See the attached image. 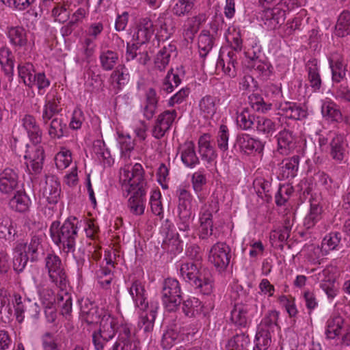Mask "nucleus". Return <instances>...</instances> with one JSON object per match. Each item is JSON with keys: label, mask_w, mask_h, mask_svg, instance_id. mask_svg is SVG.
<instances>
[{"label": "nucleus", "mask_w": 350, "mask_h": 350, "mask_svg": "<svg viewBox=\"0 0 350 350\" xmlns=\"http://www.w3.org/2000/svg\"><path fill=\"white\" fill-rule=\"evenodd\" d=\"M144 169L141 164L135 163L130 170V166H125L120 172V181L122 183L124 189L133 195L128 200L130 212L136 216L144 213L146 202V182L144 178Z\"/></svg>", "instance_id": "1"}, {"label": "nucleus", "mask_w": 350, "mask_h": 350, "mask_svg": "<svg viewBox=\"0 0 350 350\" xmlns=\"http://www.w3.org/2000/svg\"><path fill=\"white\" fill-rule=\"evenodd\" d=\"M75 221H77L76 217H70L62 226L60 221H55L50 227V235L53 241L67 254L75 251L77 226Z\"/></svg>", "instance_id": "2"}, {"label": "nucleus", "mask_w": 350, "mask_h": 350, "mask_svg": "<svg viewBox=\"0 0 350 350\" xmlns=\"http://www.w3.org/2000/svg\"><path fill=\"white\" fill-rule=\"evenodd\" d=\"M180 273L186 282L195 286L203 295H208L213 293L214 279L208 269L199 270L193 262H187L181 265Z\"/></svg>", "instance_id": "3"}, {"label": "nucleus", "mask_w": 350, "mask_h": 350, "mask_svg": "<svg viewBox=\"0 0 350 350\" xmlns=\"http://www.w3.org/2000/svg\"><path fill=\"white\" fill-rule=\"evenodd\" d=\"M118 320L109 314H104L100 321V328L98 332L92 334V342L96 350L112 349L114 337L116 333H120V327ZM124 325H127L125 324Z\"/></svg>", "instance_id": "4"}, {"label": "nucleus", "mask_w": 350, "mask_h": 350, "mask_svg": "<svg viewBox=\"0 0 350 350\" xmlns=\"http://www.w3.org/2000/svg\"><path fill=\"white\" fill-rule=\"evenodd\" d=\"M161 295L162 302L166 310L176 311L182 301L179 282L174 278L165 279L163 282Z\"/></svg>", "instance_id": "5"}, {"label": "nucleus", "mask_w": 350, "mask_h": 350, "mask_svg": "<svg viewBox=\"0 0 350 350\" xmlns=\"http://www.w3.org/2000/svg\"><path fill=\"white\" fill-rule=\"evenodd\" d=\"M213 210H218L217 202L208 204H204L201 208L200 215L199 237L208 244L213 243L216 239V237L213 233Z\"/></svg>", "instance_id": "6"}, {"label": "nucleus", "mask_w": 350, "mask_h": 350, "mask_svg": "<svg viewBox=\"0 0 350 350\" xmlns=\"http://www.w3.org/2000/svg\"><path fill=\"white\" fill-rule=\"evenodd\" d=\"M230 258V247L224 242L215 243L209 250L208 261L219 273L226 271L229 265Z\"/></svg>", "instance_id": "7"}, {"label": "nucleus", "mask_w": 350, "mask_h": 350, "mask_svg": "<svg viewBox=\"0 0 350 350\" xmlns=\"http://www.w3.org/2000/svg\"><path fill=\"white\" fill-rule=\"evenodd\" d=\"M45 267L52 282L59 288H65L68 278L60 258L54 254H49L45 258Z\"/></svg>", "instance_id": "8"}, {"label": "nucleus", "mask_w": 350, "mask_h": 350, "mask_svg": "<svg viewBox=\"0 0 350 350\" xmlns=\"http://www.w3.org/2000/svg\"><path fill=\"white\" fill-rule=\"evenodd\" d=\"M111 350H141L139 341L131 333L129 325H122L120 327L118 338Z\"/></svg>", "instance_id": "9"}, {"label": "nucleus", "mask_w": 350, "mask_h": 350, "mask_svg": "<svg viewBox=\"0 0 350 350\" xmlns=\"http://www.w3.org/2000/svg\"><path fill=\"white\" fill-rule=\"evenodd\" d=\"M263 148L264 146L260 140L251 137L247 134L237 135L234 144L236 151L247 155L256 152L260 153Z\"/></svg>", "instance_id": "10"}, {"label": "nucleus", "mask_w": 350, "mask_h": 350, "mask_svg": "<svg viewBox=\"0 0 350 350\" xmlns=\"http://www.w3.org/2000/svg\"><path fill=\"white\" fill-rule=\"evenodd\" d=\"M176 116L177 113L174 109L166 110L159 114L152 131V136L156 139L162 138L170 129Z\"/></svg>", "instance_id": "11"}, {"label": "nucleus", "mask_w": 350, "mask_h": 350, "mask_svg": "<svg viewBox=\"0 0 350 350\" xmlns=\"http://www.w3.org/2000/svg\"><path fill=\"white\" fill-rule=\"evenodd\" d=\"M19 176L17 172L10 167L5 168L0 173V192L11 194L18 187Z\"/></svg>", "instance_id": "12"}, {"label": "nucleus", "mask_w": 350, "mask_h": 350, "mask_svg": "<svg viewBox=\"0 0 350 350\" xmlns=\"http://www.w3.org/2000/svg\"><path fill=\"white\" fill-rule=\"evenodd\" d=\"M286 12L280 6L267 8L263 11L262 20L269 29H275L285 20Z\"/></svg>", "instance_id": "13"}, {"label": "nucleus", "mask_w": 350, "mask_h": 350, "mask_svg": "<svg viewBox=\"0 0 350 350\" xmlns=\"http://www.w3.org/2000/svg\"><path fill=\"white\" fill-rule=\"evenodd\" d=\"M278 151L284 155L289 154L296 146V137L292 131L284 129L275 136Z\"/></svg>", "instance_id": "14"}, {"label": "nucleus", "mask_w": 350, "mask_h": 350, "mask_svg": "<svg viewBox=\"0 0 350 350\" xmlns=\"http://www.w3.org/2000/svg\"><path fill=\"white\" fill-rule=\"evenodd\" d=\"M249 307L247 304L243 303L239 295L238 300L234 303L231 311L230 320L236 326L239 327H245L248 321Z\"/></svg>", "instance_id": "15"}, {"label": "nucleus", "mask_w": 350, "mask_h": 350, "mask_svg": "<svg viewBox=\"0 0 350 350\" xmlns=\"http://www.w3.org/2000/svg\"><path fill=\"white\" fill-rule=\"evenodd\" d=\"M61 193L60 183L57 177L53 175L46 176L43 187V196L49 204H56Z\"/></svg>", "instance_id": "16"}, {"label": "nucleus", "mask_w": 350, "mask_h": 350, "mask_svg": "<svg viewBox=\"0 0 350 350\" xmlns=\"http://www.w3.org/2000/svg\"><path fill=\"white\" fill-rule=\"evenodd\" d=\"M278 109L279 113L289 119L301 120L307 116V111L295 103L285 102L281 103Z\"/></svg>", "instance_id": "17"}, {"label": "nucleus", "mask_w": 350, "mask_h": 350, "mask_svg": "<svg viewBox=\"0 0 350 350\" xmlns=\"http://www.w3.org/2000/svg\"><path fill=\"white\" fill-rule=\"evenodd\" d=\"M158 307L151 306L150 308L145 311L140 316L138 323L139 329L146 334L150 339L152 337V332L154 329V321L157 317Z\"/></svg>", "instance_id": "18"}, {"label": "nucleus", "mask_w": 350, "mask_h": 350, "mask_svg": "<svg viewBox=\"0 0 350 350\" xmlns=\"http://www.w3.org/2000/svg\"><path fill=\"white\" fill-rule=\"evenodd\" d=\"M129 291L136 307L142 310H146L148 307V303L145 293L146 291L142 282L139 280L133 281Z\"/></svg>", "instance_id": "19"}, {"label": "nucleus", "mask_w": 350, "mask_h": 350, "mask_svg": "<svg viewBox=\"0 0 350 350\" xmlns=\"http://www.w3.org/2000/svg\"><path fill=\"white\" fill-rule=\"evenodd\" d=\"M22 124L31 141L34 144H40L42 141V132L35 117L29 114L25 115L22 119Z\"/></svg>", "instance_id": "20"}, {"label": "nucleus", "mask_w": 350, "mask_h": 350, "mask_svg": "<svg viewBox=\"0 0 350 350\" xmlns=\"http://www.w3.org/2000/svg\"><path fill=\"white\" fill-rule=\"evenodd\" d=\"M299 156L294 155L282 160L280 164V178L292 179L296 176L299 164Z\"/></svg>", "instance_id": "21"}, {"label": "nucleus", "mask_w": 350, "mask_h": 350, "mask_svg": "<svg viewBox=\"0 0 350 350\" xmlns=\"http://www.w3.org/2000/svg\"><path fill=\"white\" fill-rule=\"evenodd\" d=\"M237 57L234 51H229L226 57L220 54L217 60L216 68L221 70L230 77H234L237 75Z\"/></svg>", "instance_id": "22"}, {"label": "nucleus", "mask_w": 350, "mask_h": 350, "mask_svg": "<svg viewBox=\"0 0 350 350\" xmlns=\"http://www.w3.org/2000/svg\"><path fill=\"white\" fill-rule=\"evenodd\" d=\"M306 70L308 73V80L310 87L314 91L319 90L321 88L322 80L319 73L318 61L316 59H312L306 64Z\"/></svg>", "instance_id": "23"}, {"label": "nucleus", "mask_w": 350, "mask_h": 350, "mask_svg": "<svg viewBox=\"0 0 350 350\" xmlns=\"http://www.w3.org/2000/svg\"><path fill=\"white\" fill-rule=\"evenodd\" d=\"M210 135L204 134L202 135L198 140V151L202 159L205 160L208 163L214 161L217 154L216 151L211 143Z\"/></svg>", "instance_id": "24"}, {"label": "nucleus", "mask_w": 350, "mask_h": 350, "mask_svg": "<svg viewBox=\"0 0 350 350\" xmlns=\"http://www.w3.org/2000/svg\"><path fill=\"white\" fill-rule=\"evenodd\" d=\"M26 249L27 243L25 242L18 243L14 248L13 268L18 273L23 271L28 262L29 255Z\"/></svg>", "instance_id": "25"}, {"label": "nucleus", "mask_w": 350, "mask_h": 350, "mask_svg": "<svg viewBox=\"0 0 350 350\" xmlns=\"http://www.w3.org/2000/svg\"><path fill=\"white\" fill-rule=\"evenodd\" d=\"M154 33V25L151 20L148 18L140 19L137 25V31L133 36L138 43L144 44L148 42Z\"/></svg>", "instance_id": "26"}, {"label": "nucleus", "mask_w": 350, "mask_h": 350, "mask_svg": "<svg viewBox=\"0 0 350 350\" xmlns=\"http://www.w3.org/2000/svg\"><path fill=\"white\" fill-rule=\"evenodd\" d=\"M206 20L205 13H199L192 17H189L186 21L184 35L187 40H192L195 34L198 31L200 25Z\"/></svg>", "instance_id": "27"}, {"label": "nucleus", "mask_w": 350, "mask_h": 350, "mask_svg": "<svg viewBox=\"0 0 350 350\" xmlns=\"http://www.w3.org/2000/svg\"><path fill=\"white\" fill-rule=\"evenodd\" d=\"M42 241L43 238L41 235H33L31 237L29 243H26V252L30 256L31 261H37L44 255Z\"/></svg>", "instance_id": "28"}, {"label": "nucleus", "mask_w": 350, "mask_h": 350, "mask_svg": "<svg viewBox=\"0 0 350 350\" xmlns=\"http://www.w3.org/2000/svg\"><path fill=\"white\" fill-rule=\"evenodd\" d=\"M219 99L211 95L203 96L199 101L200 113L206 118H212L217 111V104Z\"/></svg>", "instance_id": "29"}, {"label": "nucleus", "mask_w": 350, "mask_h": 350, "mask_svg": "<svg viewBox=\"0 0 350 350\" xmlns=\"http://www.w3.org/2000/svg\"><path fill=\"white\" fill-rule=\"evenodd\" d=\"M158 98L154 89L149 88L146 92V100L143 107V115L147 120H151L156 113Z\"/></svg>", "instance_id": "30"}, {"label": "nucleus", "mask_w": 350, "mask_h": 350, "mask_svg": "<svg viewBox=\"0 0 350 350\" xmlns=\"http://www.w3.org/2000/svg\"><path fill=\"white\" fill-rule=\"evenodd\" d=\"M31 201L25 191H18L9 202L10 207L17 212L25 213L29 210Z\"/></svg>", "instance_id": "31"}, {"label": "nucleus", "mask_w": 350, "mask_h": 350, "mask_svg": "<svg viewBox=\"0 0 350 350\" xmlns=\"http://www.w3.org/2000/svg\"><path fill=\"white\" fill-rule=\"evenodd\" d=\"M181 160L185 165L189 167H193L199 163L193 142L189 141L184 144L181 152Z\"/></svg>", "instance_id": "32"}, {"label": "nucleus", "mask_w": 350, "mask_h": 350, "mask_svg": "<svg viewBox=\"0 0 350 350\" xmlns=\"http://www.w3.org/2000/svg\"><path fill=\"white\" fill-rule=\"evenodd\" d=\"M174 46L168 45L163 46L157 53L154 60V68L159 71H163L170 62L171 53L173 51Z\"/></svg>", "instance_id": "33"}, {"label": "nucleus", "mask_w": 350, "mask_h": 350, "mask_svg": "<svg viewBox=\"0 0 350 350\" xmlns=\"http://www.w3.org/2000/svg\"><path fill=\"white\" fill-rule=\"evenodd\" d=\"M329 64L332 70V81L337 83L341 82L346 77L347 64L340 58L336 60L329 59Z\"/></svg>", "instance_id": "34"}, {"label": "nucleus", "mask_w": 350, "mask_h": 350, "mask_svg": "<svg viewBox=\"0 0 350 350\" xmlns=\"http://www.w3.org/2000/svg\"><path fill=\"white\" fill-rule=\"evenodd\" d=\"M345 320L339 314L332 316L328 321L326 329V336L328 338L334 339L340 334Z\"/></svg>", "instance_id": "35"}, {"label": "nucleus", "mask_w": 350, "mask_h": 350, "mask_svg": "<svg viewBox=\"0 0 350 350\" xmlns=\"http://www.w3.org/2000/svg\"><path fill=\"white\" fill-rule=\"evenodd\" d=\"M330 154L333 159L340 162L345 157V148L344 137L342 135H336L330 142Z\"/></svg>", "instance_id": "36"}, {"label": "nucleus", "mask_w": 350, "mask_h": 350, "mask_svg": "<svg viewBox=\"0 0 350 350\" xmlns=\"http://www.w3.org/2000/svg\"><path fill=\"white\" fill-rule=\"evenodd\" d=\"M335 34L341 38L350 34V12L345 10L340 14L335 26Z\"/></svg>", "instance_id": "37"}, {"label": "nucleus", "mask_w": 350, "mask_h": 350, "mask_svg": "<svg viewBox=\"0 0 350 350\" xmlns=\"http://www.w3.org/2000/svg\"><path fill=\"white\" fill-rule=\"evenodd\" d=\"M256 129L257 131L267 137L272 136L276 132V124L265 117H256Z\"/></svg>", "instance_id": "38"}, {"label": "nucleus", "mask_w": 350, "mask_h": 350, "mask_svg": "<svg viewBox=\"0 0 350 350\" xmlns=\"http://www.w3.org/2000/svg\"><path fill=\"white\" fill-rule=\"evenodd\" d=\"M101 68L106 71H109L115 68L119 60L118 54L111 50L104 51L100 53L99 57Z\"/></svg>", "instance_id": "39"}, {"label": "nucleus", "mask_w": 350, "mask_h": 350, "mask_svg": "<svg viewBox=\"0 0 350 350\" xmlns=\"http://www.w3.org/2000/svg\"><path fill=\"white\" fill-rule=\"evenodd\" d=\"M11 43L17 47H23L27 43L25 29L22 27H11L8 31Z\"/></svg>", "instance_id": "40"}, {"label": "nucleus", "mask_w": 350, "mask_h": 350, "mask_svg": "<svg viewBox=\"0 0 350 350\" xmlns=\"http://www.w3.org/2000/svg\"><path fill=\"white\" fill-rule=\"evenodd\" d=\"M18 69V75L23 79L24 83L30 88L33 87L36 73L33 64L31 63L19 64Z\"/></svg>", "instance_id": "41"}, {"label": "nucleus", "mask_w": 350, "mask_h": 350, "mask_svg": "<svg viewBox=\"0 0 350 350\" xmlns=\"http://www.w3.org/2000/svg\"><path fill=\"white\" fill-rule=\"evenodd\" d=\"M322 207L317 204H311L309 213L305 217L304 226L307 229L313 228L322 218Z\"/></svg>", "instance_id": "42"}, {"label": "nucleus", "mask_w": 350, "mask_h": 350, "mask_svg": "<svg viewBox=\"0 0 350 350\" xmlns=\"http://www.w3.org/2000/svg\"><path fill=\"white\" fill-rule=\"evenodd\" d=\"M31 160V170L34 174H40L42 171L44 160V150L42 146H36L33 152L29 155Z\"/></svg>", "instance_id": "43"}, {"label": "nucleus", "mask_w": 350, "mask_h": 350, "mask_svg": "<svg viewBox=\"0 0 350 350\" xmlns=\"http://www.w3.org/2000/svg\"><path fill=\"white\" fill-rule=\"evenodd\" d=\"M196 2V0H178L172 8L173 14L178 17L191 14Z\"/></svg>", "instance_id": "44"}, {"label": "nucleus", "mask_w": 350, "mask_h": 350, "mask_svg": "<svg viewBox=\"0 0 350 350\" xmlns=\"http://www.w3.org/2000/svg\"><path fill=\"white\" fill-rule=\"evenodd\" d=\"M213 46V38L207 30H203L198 37L200 55L205 57Z\"/></svg>", "instance_id": "45"}, {"label": "nucleus", "mask_w": 350, "mask_h": 350, "mask_svg": "<svg viewBox=\"0 0 350 350\" xmlns=\"http://www.w3.org/2000/svg\"><path fill=\"white\" fill-rule=\"evenodd\" d=\"M250 345V338L244 333L237 334L228 340V350H247Z\"/></svg>", "instance_id": "46"}, {"label": "nucleus", "mask_w": 350, "mask_h": 350, "mask_svg": "<svg viewBox=\"0 0 350 350\" xmlns=\"http://www.w3.org/2000/svg\"><path fill=\"white\" fill-rule=\"evenodd\" d=\"M248 98L250 106L256 111L265 113L271 109L272 105L265 101L264 98L259 94L253 93Z\"/></svg>", "instance_id": "47"}, {"label": "nucleus", "mask_w": 350, "mask_h": 350, "mask_svg": "<svg viewBox=\"0 0 350 350\" xmlns=\"http://www.w3.org/2000/svg\"><path fill=\"white\" fill-rule=\"evenodd\" d=\"M341 238V233L338 232H330L323 238L321 243V250L327 252L337 250L340 243Z\"/></svg>", "instance_id": "48"}, {"label": "nucleus", "mask_w": 350, "mask_h": 350, "mask_svg": "<svg viewBox=\"0 0 350 350\" xmlns=\"http://www.w3.org/2000/svg\"><path fill=\"white\" fill-rule=\"evenodd\" d=\"M96 278L98 284L103 288H109L113 278V271L109 267L100 266L96 271Z\"/></svg>", "instance_id": "49"}, {"label": "nucleus", "mask_w": 350, "mask_h": 350, "mask_svg": "<svg viewBox=\"0 0 350 350\" xmlns=\"http://www.w3.org/2000/svg\"><path fill=\"white\" fill-rule=\"evenodd\" d=\"M202 308L200 301L196 297H190L183 303V311L189 317H194L199 314Z\"/></svg>", "instance_id": "50"}, {"label": "nucleus", "mask_w": 350, "mask_h": 350, "mask_svg": "<svg viewBox=\"0 0 350 350\" xmlns=\"http://www.w3.org/2000/svg\"><path fill=\"white\" fill-rule=\"evenodd\" d=\"M279 317V312L276 310H269L265 315L260 323L261 328L265 329V330L274 332L275 329H278L279 326L278 324V320Z\"/></svg>", "instance_id": "51"}, {"label": "nucleus", "mask_w": 350, "mask_h": 350, "mask_svg": "<svg viewBox=\"0 0 350 350\" xmlns=\"http://www.w3.org/2000/svg\"><path fill=\"white\" fill-rule=\"evenodd\" d=\"M237 123L243 130H248L256 126V117L244 109L237 117Z\"/></svg>", "instance_id": "52"}, {"label": "nucleus", "mask_w": 350, "mask_h": 350, "mask_svg": "<svg viewBox=\"0 0 350 350\" xmlns=\"http://www.w3.org/2000/svg\"><path fill=\"white\" fill-rule=\"evenodd\" d=\"M321 112L324 117L331 121L338 122L342 119V113L338 106L332 102L323 103L321 107Z\"/></svg>", "instance_id": "53"}, {"label": "nucleus", "mask_w": 350, "mask_h": 350, "mask_svg": "<svg viewBox=\"0 0 350 350\" xmlns=\"http://www.w3.org/2000/svg\"><path fill=\"white\" fill-rule=\"evenodd\" d=\"M15 234L12 219L7 215L0 216V239H10Z\"/></svg>", "instance_id": "54"}, {"label": "nucleus", "mask_w": 350, "mask_h": 350, "mask_svg": "<svg viewBox=\"0 0 350 350\" xmlns=\"http://www.w3.org/2000/svg\"><path fill=\"white\" fill-rule=\"evenodd\" d=\"M66 130V124L63 122L61 118H53L50 123L49 135L52 139H60L64 135Z\"/></svg>", "instance_id": "55"}, {"label": "nucleus", "mask_w": 350, "mask_h": 350, "mask_svg": "<svg viewBox=\"0 0 350 350\" xmlns=\"http://www.w3.org/2000/svg\"><path fill=\"white\" fill-rule=\"evenodd\" d=\"M123 69L124 66H118L110 76V79L113 83H116V87L118 90H121L129 81V73L124 72Z\"/></svg>", "instance_id": "56"}, {"label": "nucleus", "mask_w": 350, "mask_h": 350, "mask_svg": "<svg viewBox=\"0 0 350 350\" xmlns=\"http://www.w3.org/2000/svg\"><path fill=\"white\" fill-rule=\"evenodd\" d=\"M13 55L11 51L7 47L0 49V64L4 67L6 74L12 73L14 68Z\"/></svg>", "instance_id": "57"}, {"label": "nucleus", "mask_w": 350, "mask_h": 350, "mask_svg": "<svg viewBox=\"0 0 350 350\" xmlns=\"http://www.w3.org/2000/svg\"><path fill=\"white\" fill-rule=\"evenodd\" d=\"M61 109L59 107V101L55 99L46 100L44 106L42 113V120L44 124L53 118V116L59 112Z\"/></svg>", "instance_id": "58"}, {"label": "nucleus", "mask_w": 350, "mask_h": 350, "mask_svg": "<svg viewBox=\"0 0 350 350\" xmlns=\"http://www.w3.org/2000/svg\"><path fill=\"white\" fill-rule=\"evenodd\" d=\"M271 342L269 331L260 328L256 334V345L254 350H265L268 348Z\"/></svg>", "instance_id": "59"}, {"label": "nucleus", "mask_w": 350, "mask_h": 350, "mask_svg": "<svg viewBox=\"0 0 350 350\" xmlns=\"http://www.w3.org/2000/svg\"><path fill=\"white\" fill-rule=\"evenodd\" d=\"M181 82V79L178 74L174 73V70L171 68L163 82V89L167 92H172L174 87H177Z\"/></svg>", "instance_id": "60"}, {"label": "nucleus", "mask_w": 350, "mask_h": 350, "mask_svg": "<svg viewBox=\"0 0 350 350\" xmlns=\"http://www.w3.org/2000/svg\"><path fill=\"white\" fill-rule=\"evenodd\" d=\"M229 136L230 134L228 126L225 124L220 125L217 135V144L220 150L223 152L228 150Z\"/></svg>", "instance_id": "61"}, {"label": "nucleus", "mask_w": 350, "mask_h": 350, "mask_svg": "<svg viewBox=\"0 0 350 350\" xmlns=\"http://www.w3.org/2000/svg\"><path fill=\"white\" fill-rule=\"evenodd\" d=\"M55 161L58 169L66 168L72 161L70 151L66 150L59 152L55 157Z\"/></svg>", "instance_id": "62"}, {"label": "nucleus", "mask_w": 350, "mask_h": 350, "mask_svg": "<svg viewBox=\"0 0 350 350\" xmlns=\"http://www.w3.org/2000/svg\"><path fill=\"white\" fill-rule=\"evenodd\" d=\"M252 67L254 71L262 77L267 78L271 73V65L267 61L256 59L253 61Z\"/></svg>", "instance_id": "63"}, {"label": "nucleus", "mask_w": 350, "mask_h": 350, "mask_svg": "<svg viewBox=\"0 0 350 350\" xmlns=\"http://www.w3.org/2000/svg\"><path fill=\"white\" fill-rule=\"evenodd\" d=\"M161 197V195L159 190L153 191L150 196V203L152 212L157 216L163 215V206L160 200Z\"/></svg>", "instance_id": "64"}]
</instances>
